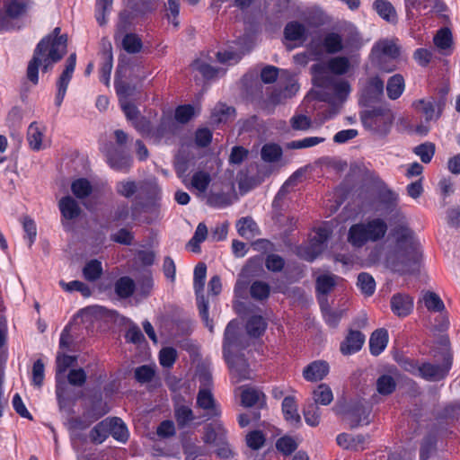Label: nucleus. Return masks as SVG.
Segmentation results:
<instances>
[{
	"label": "nucleus",
	"instance_id": "f257e3e1",
	"mask_svg": "<svg viewBox=\"0 0 460 460\" xmlns=\"http://www.w3.org/2000/svg\"><path fill=\"white\" fill-rule=\"evenodd\" d=\"M61 29L56 27L50 35L44 37L34 49L29 61L26 76L34 85L39 83V68L47 72L53 64L58 62L66 55L67 49L66 35H60Z\"/></svg>",
	"mask_w": 460,
	"mask_h": 460
},
{
	"label": "nucleus",
	"instance_id": "f03ea898",
	"mask_svg": "<svg viewBox=\"0 0 460 460\" xmlns=\"http://www.w3.org/2000/svg\"><path fill=\"white\" fill-rule=\"evenodd\" d=\"M422 252L420 244L410 233L403 232L396 237L394 245L385 255L386 268L400 274H415L420 271Z\"/></svg>",
	"mask_w": 460,
	"mask_h": 460
},
{
	"label": "nucleus",
	"instance_id": "7ed1b4c3",
	"mask_svg": "<svg viewBox=\"0 0 460 460\" xmlns=\"http://www.w3.org/2000/svg\"><path fill=\"white\" fill-rule=\"evenodd\" d=\"M388 231L386 221L380 217L353 224L348 231L347 241L354 248H362L367 243L383 240Z\"/></svg>",
	"mask_w": 460,
	"mask_h": 460
},
{
	"label": "nucleus",
	"instance_id": "20e7f679",
	"mask_svg": "<svg viewBox=\"0 0 460 460\" xmlns=\"http://www.w3.org/2000/svg\"><path fill=\"white\" fill-rule=\"evenodd\" d=\"M351 45V40H347L345 42L342 36L335 31H329L323 36L321 41L312 40L309 43V50L314 56V59H319L323 53L330 55L341 52Z\"/></svg>",
	"mask_w": 460,
	"mask_h": 460
},
{
	"label": "nucleus",
	"instance_id": "39448f33",
	"mask_svg": "<svg viewBox=\"0 0 460 460\" xmlns=\"http://www.w3.org/2000/svg\"><path fill=\"white\" fill-rule=\"evenodd\" d=\"M207 276V266L200 262L194 269V289L197 296V305L199 314L210 332L213 331V325L208 318V302L203 295L205 279Z\"/></svg>",
	"mask_w": 460,
	"mask_h": 460
},
{
	"label": "nucleus",
	"instance_id": "423d86ee",
	"mask_svg": "<svg viewBox=\"0 0 460 460\" xmlns=\"http://www.w3.org/2000/svg\"><path fill=\"white\" fill-rule=\"evenodd\" d=\"M445 106L446 98L443 96L439 98L429 96L412 102V107L424 116L427 122L438 120L441 117Z\"/></svg>",
	"mask_w": 460,
	"mask_h": 460
},
{
	"label": "nucleus",
	"instance_id": "0eeeda50",
	"mask_svg": "<svg viewBox=\"0 0 460 460\" xmlns=\"http://www.w3.org/2000/svg\"><path fill=\"white\" fill-rule=\"evenodd\" d=\"M330 234L331 232L327 227L318 228L310 243L298 248L299 256L308 261L315 260L325 249V243Z\"/></svg>",
	"mask_w": 460,
	"mask_h": 460
},
{
	"label": "nucleus",
	"instance_id": "6e6552de",
	"mask_svg": "<svg viewBox=\"0 0 460 460\" xmlns=\"http://www.w3.org/2000/svg\"><path fill=\"white\" fill-rule=\"evenodd\" d=\"M452 366V356L447 355L444 362L441 365H435L431 363H423L418 367L419 375L423 379L429 382H437L444 379Z\"/></svg>",
	"mask_w": 460,
	"mask_h": 460
},
{
	"label": "nucleus",
	"instance_id": "1a4fd4ad",
	"mask_svg": "<svg viewBox=\"0 0 460 460\" xmlns=\"http://www.w3.org/2000/svg\"><path fill=\"white\" fill-rule=\"evenodd\" d=\"M236 198L234 183L227 182L223 184L219 190H212L208 196L207 203L210 207L222 208L230 206Z\"/></svg>",
	"mask_w": 460,
	"mask_h": 460
},
{
	"label": "nucleus",
	"instance_id": "9d476101",
	"mask_svg": "<svg viewBox=\"0 0 460 460\" xmlns=\"http://www.w3.org/2000/svg\"><path fill=\"white\" fill-rule=\"evenodd\" d=\"M75 64L76 55L75 53H72L66 59V67L57 82L58 93L56 95L55 103L58 107L62 104L68 84L72 79L73 73L75 68Z\"/></svg>",
	"mask_w": 460,
	"mask_h": 460
},
{
	"label": "nucleus",
	"instance_id": "9b49d317",
	"mask_svg": "<svg viewBox=\"0 0 460 460\" xmlns=\"http://www.w3.org/2000/svg\"><path fill=\"white\" fill-rule=\"evenodd\" d=\"M197 406L204 411L203 416L207 420L218 417L221 414L220 407L208 388H199L197 395Z\"/></svg>",
	"mask_w": 460,
	"mask_h": 460
},
{
	"label": "nucleus",
	"instance_id": "f8f14e48",
	"mask_svg": "<svg viewBox=\"0 0 460 460\" xmlns=\"http://www.w3.org/2000/svg\"><path fill=\"white\" fill-rule=\"evenodd\" d=\"M107 163L115 171L128 172L132 164L131 156L122 149L111 148L106 155Z\"/></svg>",
	"mask_w": 460,
	"mask_h": 460
},
{
	"label": "nucleus",
	"instance_id": "ddd939ff",
	"mask_svg": "<svg viewBox=\"0 0 460 460\" xmlns=\"http://www.w3.org/2000/svg\"><path fill=\"white\" fill-rule=\"evenodd\" d=\"M310 70L314 85L327 88L333 83L334 77L332 75L328 62L314 64Z\"/></svg>",
	"mask_w": 460,
	"mask_h": 460
},
{
	"label": "nucleus",
	"instance_id": "4468645a",
	"mask_svg": "<svg viewBox=\"0 0 460 460\" xmlns=\"http://www.w3.org/2000/svg\"><path fill=\"white\" fill-rule=\"evenodd\" d=\"M229 365L232 376L236 382L250 378V369L246 359L243 356L225 355Z\"/></svg>",
	"mask_w": 460,
	"mask_h": 460
},
{
	"label": "nucleus",
	"instance_id": "2eb2a0df",
	"mask_svg": "<svg viewBox=\"0 0 460 460\" xmlns=\"http://www.w3.org/2000/svg\"><path fill=\"white\" fill-rule=\"evenodd\" d=\"M211 62L209 57L201 56L193 61L191 67L199 71L205 79H213L224 74L223 69L214 67Z\"/></svg>",
	"mask_w": 460,
	"mask_h": 460
},
{
	"label": "nucleus",
	"instance_id": "dca6fc26",
	"mask_svg": "<svg viewBox=\"0 0 460 460\" xmlns=\"http://www.w3.org/2000/svg\"><path fill=\"white\" fill-rule=\"evenodd\" d=\"M365 335L359 331H349L345 341L341 344V351L343 355H350L358 351L364 342Z\"/></svg>",
	"mask_w": 460,
	"mask_h": 460
},
{
	"label": "nucleus",
	"instance_id": "f3484780",
	"mask_svg": "<svg viewBox=\"0 0 460 460\" xmlns=\"http://www.w3.org/2000/svg\"><path fill=\"white\" fill-rule=\"evenodd\" d=\"M391 308L396 315L406 316L413 308V299L404 294L394 295L391 298Z\"/></svg>",
	"mask_w": 460,
	"mask_h": 460
},
{
	"label": "nucleus",
	"instance_id": "a211bd4d",
	"mask_svg": "<svg viewBox=\"0 0 460 460\" xmlns=\"http://www.w3.org/2000/svg\"><path fill=\"white\" fill-rule=\"evenodd\" d=\"M337 279L338 278L332 274L320 275L316 279V291L319 295L318 299L321 305L327 304L326 295L333 289Z\"/></svg>",
	"mask_w": 460,
	"mask_h": 460
},
{
	"label": "nucleus",
	"instance_id": "6ab92c4d",
	"mask_svg": "<svg viewBox=\"0 0 460 460\" xmlns=\"http://www.w3.org/2000/svg\"><path fill=\"white\" fill-rule=\"evenodd\" d=\"M329 373V365L325 361H314L303 371V376L310 382L322 380Z\"/></svg>",
	"mask_w": 460,
	"mask_h": 460
},
{
	"label": "nucleus",
	"instance_id": "aec40b11",
	"mask_svg": "<svg viewBox=\"0 0 460 460\" xmlns=\"http://www.w3.org/2000/svg\"><path fill=\"white\" fill-rule=\"evenodd\" d=\"M282 412L285 420L293 426H298L301 423V417L298 413L297 403L295 397L287 396L282 402Z\"/></svg>",
	"mask_w": 460,
	"mask_h": 460
},
{
	"label": "nucleus",
	"instance_id": "412c9836",
	"mask_svg": "<svg viewBox=\"0 0 460 460\" xmlns=\"http://www.w3.org/2000/svg\"><path fill=\"white\" fill-rule=\"evenodd\" d=\"M58 208L65 219L72 220L81 214V208L77 201L71 196L63 197L58 202Z\"/></svg>",
	"mask_w": 460,
	"mask_h": 460
},
{
	"label": "nucleus",
	"instance_id": "4be33fe9",
	"mask_svg": "<svg viewBox=\"0 0 460 460\" xmlns=\"http://www.w3.org/2000/svg\"><path fill=\"white\" fill-rule=\"evenodd\" d=\"M113 66L112 48L111 43L102 52V64L100 67V80L109 85L111 79V73Z\"/></svg>",
	"mask_w": 460,
	"mask_h": 460
},
{
	"label": "nucleus",
	"instance_id": "5701e85b",
	"mask_svg": "<svg viewBox=\"0 0 460 460\" xmlns=\"http://www.w3.org/2000/svg\"><path fill=\"white\" fill-rule=\"evenodd\" d=\"M338 445L346 449L363 450L367 438L363 435L351 436L347 433H341L337 436Z\"/></svg>",
	"mask_w": 460,
	"mask_h": 460
},
{
	"label": "nucleus",
	"instance_id": "b1692460",
	"mask_svg": "<svg viewBox=\"0 0 460 460\" xmlns=\"http://www.w3.org/2000/svg\"><path fill=\"white\" fill-rule=\"evenodd\" d=\"M44 128H40L36 122H32L27 132V140L30 147L34 151H39L46 147L43 143Z\"/></svg>",
	"mask_w": 460,
	"mask_h": 460
},
{
	"label": "nucleus",
	"instance_id": "393cba45",
	"mask_svg": "<svg viewBox=\"0 0 460 460\" xmlns=\"http://www.w3.org/2000/svg\"><path fill=\"white\" fill-rule=\"evenodd\" d=\"M388 333L385 329L376 330L370 336L369 348L374 356H378L387 346Z\"/></svg>",
	"mask_w": 460,
	"mask_h": 460
},
{
	"label": "nucleus",
	"instance_id": "a878e982",
	"mask_svg": "<svg viewBox=\"0 0 460 460\" xmlns=\"http://www.w3.org/2000/svg\"><path fill=\"white\" fill-rule=\"evenodd\" d=\"M284 35L288 40L304 42L307 39V30L304 24L298 22H290L284 29Z\"/></svg>",
	"mask_w": 460,
	"mask_h": 460
},
{
	"label": "nucleus",
	"instance_id": "bb28decb",
	"mask_svg": "<svg viewBox=\"0 0 460 460\" xmlns=\"http://www.w3.org/2000/svg\"><path fill=\"white\" fill-rule=\"evenodd\" d=\"M242 404L245 407L258 406L260 408L265 405V395L261 391L254 388H246L241 394Z\"/></svg>",
	"mask_w": 460,
	"mask_h": 460
},
{
	"label": "nucleus",
	"instance_id": "cd10ccee",
	"mask_svg": "<svg viewBox=\"0 0 460 460\" xmlns=\"http://www.w3.org/2000/svg\"><path fill=\"white\" fill-rule=\"evenodd\" d=\"M107 421L109 422V434L118 441L126 442L128 438V431L121 419L108 418Z\"/></svg>",
	"mask_w": 460,
	"mask_h": 460
},
{
	"label": "nucleus",
	"instance_id": "c85d7f7f",
	"mask_svg": "<svg viewBox=\"0 0 460 460\" xmlns=\"http://www.w3.org/2000/svg\"><path fill=\"white\" fill-rule=\"evenodd\" d=\"M236 45L238 46L236 48V50L229 49L225 50L224 52H217V60L221 64H227V65H234L237 63L242 57L244 55L245 52L249 51V49H244L243 47H241V41L238 40L236 42Z\"/></svg>",
	"mask_w": 460,
	"mask_h": 460
},
{
	"label": "nucleus",
	"instance_id": "c756f323",
	"mask_svg": "<svg viewBox=\"0 0 460 460\" xmlns=\"http://www.w3.org/2000/svg\"><path fill=\"white\" fill-rule=\"evenodd\" d=\"M442 4L440 0H405V8L407 15L412 17L414 15L413 11L420 13L421 10L428 8H438Z\"/></svg>",
	"mask_w": 460,
	"mask_h": 460
},
{
	"label": "nucleus",
	"instance_id": "7c9ffc66",
	"mask_svg": "<svg viewBox=\"0 0 460 460\" xmlns=\"http://www.w3.org/2000/svg\"><path fill=\"white\" fill-rule=\"evenodd\" d=\"M93 420H85L81 418H72L68 420V429L71 432H75L76 430L85 429L90 426V424L93 421L101 418L109 412V408L104 405L102 411L95 412V409H93Z\"/></svg>",
	"mask_w": 460,
	"mask_h": 460
},
{
	"label": "nucleus",
	"instance_id": "2f4dec72",
	"mask_svg": "<svg viewBox=\"0 0 460 460\" xmlns=\"http://www.w3.org/2000/svg\"><path fill=\"white\" fill-rule=\"evenodd\" d=\"M332 75H343L350 69V61L344 56L331 58L328 61Z\"/></svg>",
	"mask_w": 460,
	"mask_h": 460
},
{
	"label": "nucleus",
	"instance_id": "473e14b6",
	"mask_svg": "<svg viewBox=\"0 0 460 460\" xmlns=\"http://www.w3.org/2000/svg\"><path fill=\"white\" fill-rule=\"evenodd\" d=\"M374 8L380 17L389 22H394L397 19L396 11L393 4L386 0H376Z\"/></svg>",
	"mask_w": 460,
	"mask_h": 460
},
{
	"label": "nucleus",
	"instance_id": "72a5a7b5",
	"mask_svg": "<svg viewBox=\"0 0 460 460\" xmlns=\"http://www.w3.org/2000/svg\"><path fill=\"white\" fill-rule=\"evenodd\" d=\"M405 84L402 75L396 74L391 76L387 82V95L391 100L398 99L404 91Z\"/></svg>",
	"mask_w": 460,
	"mask_h": 460
},
{
	"label": "nucleus",
	"instance_id": "f704fd0d",
	"mask_svg": "<svg viewBox=\"0 0 460 460\" xmlns=\"http://www.w3.org/2000/svg\"><path fill=\"white\" fill-rule=\"evenodd\" d=\"M397 386L394 378L387 374L381 375L376 382V392L383 396L392 394Z\"/></svg>",
	"mask_w": 460,
	"mask_h": 460
},
{
	"label": "nucleus",
	"instance_id": "c9c22d12",
	"mask_svg": "<svg viewBox=\"0 0 460 460\" xmlns=\"http://www.w3.org/2000/svg\"><path fill=\"white\" fill-rule=\"evenodd\" d=\"M174 417L178 427L181 429L185 428L195 419L192 410L183 404H177L174 407Z\"/></svg>",
	"mask_w": 460,
	"mask_h": 460
},
{
	"label": "nucleus",
	"instance_id": "e433bc0d",
	"mask_svg": "<svg viewBox=\"0 0 460 460\" xmlns=\"http://www.w3.org/2000/svg\"><path fill=\"white\" fill-rule=\"evenodd\" d=\"M238 234L247 239L253 238L259 232L256 223L251 217H242L236 224Z\"/></svg>",
	"mask_w": 460,
	"mask_h": 460
},
{
	"label": "nucleus",
	"instance_id": "4c0bfd02",
	"mask_svg": "<svg viewBox=\"0 0 460 460\" xmlns=\"http://www.w3.org/2000/svg\"><path fill=\"white\" fill-rule=\"evenodd\" d=\"M314 403L329 405L333 400V394L329 385H319L313 392Z\"/></svg>",
	"mask_w": 460,
	"mask_h": 460
},
{
	"label": "nucleus",
	"instance_id": "58836bf2",
	"mask_svg": "<svg viewBox=\"0 0 460 460\" xmlns=\"http://www.w3.org/2000/svg\"><path fill=\"white\" fill-rule=\"evenodd\" d=\"M114 289L120 298H128L134 293L135 282L129 277H121L115 282Z\"/></svg>",
	"mask_w": 460,
	"mask_h": 460
},
{
	"label": "nucleus",
	"instance_id": "ea45409f",
	"mask_svg": "<svg viewBox=\"0 0 460 460\" xmlns=\"http://www.w3.org/2000/svg\"><path fill=\"white\" fill-rule=\"evenodd\" d=\"M370 410L365 407H357L349 414V425L352 429L361 425H367L369 420Z\"/></svg>",
	"mask_w": 460,
	"mask_h": 460
},
{
	"label": "nucleus",
	"instance_id": "a19ab883",
	"mask_svg": "<svg viewBox=\"0 0 460 460\" xmlns=\"http://www.w3.org/2000/svg\"><path fill=\"white\" fill-rule=\"evenodd\" d=\"M266 328L267 323L261 315L252 316L246 323L247 332L252 337H260L263 334Z\"/></svg>",
	"mask_w": 460,
	"mask_h": 460
},
{
	"label": "nucleus",
	"instance_id": "79ce46f5",
	"mask_svg": "<svg viewBox=\"0 0 460 460\" xmlns=\"http://www.w3.org/2000/svg\"><path fill=\"white\" fill-rule=\"evenodd\" d=\"M234 112V110L232 107H228L223 103H218L211 112V123L219 124L226 122L231 116H233Z\"/></svg>",
	"mask_w": 460,
	"mask_h": 460
},
{
	"label": "nucleus",
	"instance_id": "37998d69",
	"mask_svg": "<svg viewBox=\"0 0 460 460\" xmlns=\"http://www.w3.org/2000/svg\"><path fill=\"white\" fill-rule=\"evenodd\" d=\"M373 53L395 58L399 55V49L393 41L385 40L375 45Z\"/></svg>",
	"mask_w": 460,
	"mask_h": 460
},
{
	"label": "nucleus",
	"instance_id": "c03bdc74",
	"mask_svg": "<svg viewBox=\"0 0 460 460\" xmlns=\"http://www.w3.org/2000/svg\"><path fill=\"white\" fill-rule=\"evenodd\" d=\"M4 9L10 19H16L24 13L26 4L23 0H5Z\"/></svg>",
	"mask_w": 460,
	"mask_h": 460
},
{
	"label": "nucleus",
	"instance_id": "a18cd8bd",
	"mask_svg": "<svg viewBox=\"0 0 460 460\" xmlns=\"http://www.w3.org/2000/svg\"><path fill=\"white\" fill-rule=\"evenodd\" d=\"M71 190L77 199H84L93 191L91 182L85 178H79L71 184Z\"/></svg>",
	"mask_w": 460,
	"mask_h": 460
},
{
	"label": "nucleus",
	"instance_id": "49530a36",
	"mask_svg": "<svg viewBox=\"0 0 460 460\" xmlns=\"http://www.w3.org/2000/svg\"><path fill=\"white\" fill-rule=\"evenodd\" d=\"M270 287L264 281L256 280L250 287V295L257 301L266 300L270 296Z\"/></svg>",
	"mask_w": 460,
	"mask_h": 460
},
{
	"label": "nucleus",
	"instance_id": "de8ad7c7",
	"mask_svg": "<svg viewBox=\"0 0 460 460\" xmlns=\"http://www.w3.org/2000/svg\"><path fill=\"white\" fill-rule=\"evenodd\" d=\"M261 156L264 162H277L282 156V148L278 144H265L261 148Z\"/></svg>",
	"mask_w": 460,
	"mask_h": 460
},
{
	"label": "nucleus",
	"instance_id": "09e8293b",
	"mask_svg": "<svg viewBox=\"0 0 460 460\" xmlns=\"http://www.w3.org/2000/svg\"><path fill=\"white\" fill-rule=\"evenodd\" d=\"M422 301L429 311L442 312L445 309L444 302L435 292H426L422 296Z\"/></svg>",
	"mask_w": 460,
	"mask_h": 460
},
{
	"label": "nucleus",
	"instance_id": "8fccbe9b",
	"mask_svg": "<svg viewBox=\"0 0 460 460\" xmlns=\"http://www.w3.org/2000/svg\"><path fill=\"white\" fill-rule=\"evenodd\" d=\"M237 323L230 322L225 331L224 354H229L231 347L237 345Z\"/></svg>",
	"mask_w": 460,
	"mask_h": 460
},
{
	"label": "nucleus",
	"instance_id": "3c124183",
	"mask_svg": "<svg viewBox=\"0 0 460 460\" xmlns=\"http://www.w3.org/2000/svg\"><path fill=\"white\" fill-rule=\"evenodd\" d=\"M357 284L361 292L365 296H370L374 294L376 290L375 279L370 274L367 272H362L358 274Z\"/></svg>",
	"mask_w": 460,
	"mask_h": 460
},
{
	"label": "nucleus",
	"instance_id": "603ef678",
	"mask_svg": "<svg viewBox=\"0 0 460 460\" xmlns=\"http://www.w3.org/2000/svg\"><path fill=\"white\" fill-rule=\"evenodd\" d=\"M305 420L307 425L316 427L321 421V411L317 404L314 402L308 403L304 411Z\"/></svg>",
	"mask_w": 460,
	"mask_h": 460
},
{
	"label": "nucleus",
	"instance_id": "864d4df0",
	"mask_svg": "<svg viewBox=\"0 0 460 460\" xmlns=\"http://www.w3.org/2000/svg\"><path fill=\"white\" fill-rule=\"evenodd\" d=\"M325 141L324 137H306L303 139L293 140L287 144L288 149H305L315 146Z\"/></svg>",
	"mask_w": 460,
	"mask_h": 460
},
{
	"label": "nucleus",
	"instance_id": "5fc2aeb1",
	"mask_svg": "<svg viewBox=\"0 0 460 460\" xmlns=\"http://www.w3.org/2000/svg\"><path fill=\"white\" fill-rule=\"evenodd\" d=\"M211 181L210 174L204 171L196 172L191 178V186L199 192H206Z\"/></svg>",
	"mask_w": 460,
	"mask_h": 460
},
{
	"label": "nucleus",
	"instance_id": "6e6d98bb",
	"mask_svg": "<svg viewBox=\"0 0 460 460\" xmlns=\"http://www.w3.org/2000/svg\"><path fill=\"white\" fill-rule=\"evenodd\" d=\"M122 46L128 53L136 54L141 51L143 44L137 34L128 33L122 40Z\"/></svg>",
	"mask_w": 460,
	"mask_h": 460
},
{
	"label": "nucleus",
	"instance_id": "4d7b16f0",
	"mask_svg": "<svg viewBox=\"0 0 460 460\" xmlns=\"http://www.w3.org/2000/svg\"><path fill=\"white\" fill-rule=\"evenodd\" d=\"M102 273V263L97 260L90 261L83 269L84 277L88 281H95L101 277Z\"/></svg>",
	"mask_w": 460,
	"mask_h": 460
},
{
	"label": "nucleus",
	"instance_id": "13d9d810",
	"mask_svg": "<svg viewBox=\"0 0 460 460\" xmlns=\"http://www.w3.org/2000/svg\"><path fill=\"white\" fill-rule=\"evenodd\" d=\"M109 436V422L107 419L99 422L90 432L91 440L93 443L101 444Z\"/></svg>",
	"mask_w": 460,
	"mask_h": 460
},
{
	"label": "nucleus",
	"instance_id": "bf43d9fd",
	"mask_svg": "<svg viewBox=\"0 0 460 460\" xmlns=\"http://www.w3.org/2000/svg\"><path fill=\"white\" fill-rule=\"evenodd\" d=\"M329 87L332 88L335 98L341 104L347 99L351 91L350 85L347 81L336 80L335 78L333 79V83Z\"/></svg>",
	"mask_w": 460,
	"mask_h": 460
},
{
	"label": "nucleus",
	"instance_id": "052dcab7",
	"mask_svg": "<svg viewBox=\"0 0 460 460\" xmlns=\"http://www.w3.org/2000/svg\"><path fill=\"white\" fill-rule=\"evenodd\" d=\"M289 123L296 131H307L313 127L311 118L301 113L293 115L290 118Z\"/></svg>",
	"mask_w": 460,
	"mask_h": 460
},
{
	"label": "nucleus",
	"instance_id": "680f3d73",
	"mask_svg": "<svg viewBox=\"0 0 460 460\" xmlns=\"http://www.w3.org/2000/svg\"><path fill=\"white\" fill-rule=\"evenodd\" d=\"M413 152L421 162L428 164L431 161L435 154V145L431 142H426L414 147Z\"/></svg>",
	"mask_w": 460,
	"mask_h": 460
},
{
	"label": "nucleus",
	"instance_id": "e2e57ef3",
	"mask_svg": "<svg viewBox=\"0 0 460 460\" xmlns=\"http://www.w3.org/2000/svg\"><path fill=\"white\" fill-rule=\"evenodd\" d=\"M434 44L440 49H447L452 45V34L449 29L443 28L438 31L434 37Z\"/></svg>",
	"mask_w": 460,
	"mask_h": 460
},
{
	"label": "nucleus",
	"instance_id": "0e129e2a",
	"mask_svg": "<svg viewBox=\"0 0 460 460\" xmlns=\"http://www.w3.org/2000/svg\"><path fill=\"white\" fill-rule=\"evenodd\" d=\"M111 217L115 222H125L128 217H131L133 220L137 219V216L134 211L130 214V209L127 203L118 205L113 211Z\"/></svg>",
	"mask_w": 460,
	"mask_h": 460
},
{
	"label": "nucleus",
	"instance_id": "69168bd1",
	"mask_svg": "<svg viewBox=\"0 0 460 460\" xmlns=\"http://www.w3.org/2000/svg\"><path fill=\"white\" fill-rule=\"evenodd\" d=\"M113 0H96V20L100 25L106 23V13L110 12Z\"/></svg>",
	"mask_w": 460,
	"mask_h": 460
},
{
	"label": "nucleus",
	"instance_id": "338daca9",
	"mask_svg": "<svg viewBox=\"0 0 460 460\" xmlns=\"http://www.w3.org/2000/svg\"><path fill=\"white\" fill-rule=\"evenodd\" d=\"M177 358V352L172 347L164 348L159 352V361L164 367H171Z\"/></svg>",
	"mask_w": 460,
	"mask_h": 460
},
{
	"label": "nucleus",
	"instance_id": "774afa93",
	"mask_svg": "<svg viewBox=\"0 0 460 460\" xmlns=\"http://www.w3.org/2000/svg\"><path fill=\"white\" fill-rule=\"evenodd\" d=\"M276 447L285 455H290L297 447V443L291 437H282L277 440Z\"/></svg>",
	"mask_w": 460,
	"mask_h": 460
}]
</instances>
